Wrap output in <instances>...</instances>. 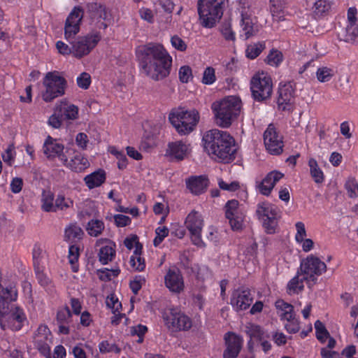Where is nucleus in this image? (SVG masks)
<instances>
[{
	"label": "nucleus",
	"mask_w": 358,
	"mask_h": 358,
	"mask_svg": "<svg viewBox=\"0 0 358 358\" xmlns=\"http://www.w3.org/2000/svg\"><path fill=\"white\" fill-rule=\"evenodd\" d=\"M136 55L140 66L151 79L158 81L169 76L172 57L162 45L150 43L139 46Z\"/></svg>",
	"instance_id": "f257e3e1"
},
{
	"label": "nucleus",
	"mask_w": 358,
	"mask_h": 358,
	"mask_svg": "<svg viewBox=\"0 0 358 358\" xmlns=\"http://www.w3.org/2000/svg\"><path fill=\"white\" fill-rule=\"evenodd\" d=\"M202 142L205 150L216 160L228 164L235 159L237 147L234 138L227 132L218 129L207 131Z\"/></svg>",
	"instance_id": "f03ea898"
},
{
	"label": "nucleus",
	"mask_w": 358,
	"mask_h": 358,
	"mask_svg": "<svg viewBox=\"0 0 358 358\" xmlns=\"http://www.w3.org/2000/svg\"><path fill=\"white\" fill-rule=\"evenodd\" d=\"M211 108L216 124L222 128H228L239 115L241 101L236 96H229L220 101L214 102Z\"/></svg>",
	"instance_id": "7ed1b4c3"
},
{
	"label": "nucleus",
	"mask_w": 358,
	"mask_h": 358,
	"mask_svg": "<svg viewBox=\"0 0 358 358\" xmlns=\"http://www.w3.org/2000/svg\"><path fill=\"white\" fill-rule=\"evenodd\" d=\"M199 118L197 110H187L181 107L173 109L169 115L171 124L180 135L191 133L195 129Z\"/></svg>",
	"instance_id": "20e7f679"
},
{
	"label": "nucleus",
	"mask_w": 358,
	"mask_h": 358,
	"mask_svg": "<svg viewBox=\"0 0 358 358\" xmlns=\"http://www.w3.org/2000/svg\"><path fill=\"white\" fill-rule=\"evenodd\" d=\"M229 0H198L197 8L203 27L212 28L221 19Z\"/></svg>",
	"instance_id": "39448f33"
},
{
	"label": "nucleus",
	"mask_w": 358,
	"mask_h": 358,
	"mask_svg": "<svg viewBox=\"0 0 358 358\" xmlns=\"http://www.w3.org/2000/svg\"><path fill=\"white\" fill-rule=\"evenodd\" d=\"M165 327L171 332L187 331L192 327V320L178 307H171L162 313Z\"/></svg>",
	"instance_id": "423d86ee"
},
{
	"label": "nucleus",
	"mask_w": 358,
	"mask_h": 358,
	"mask_svg": "<svg viewBox=\"0 0 358 358\" xmlns=\"http://www.w3.org/2000/svg\"><path fill=\"white\" fill-rule=\"evenodd\" d=\"M43 83L45 90L42 93V99L46 103L51 102L65 94L67 82L59 71L48 72Z\"/></svg>",
	"instance_id": "0eeeda50"
},
{
	"label": "nucleus",
	"mask_w": 358,
	"mask_h": 358,
	"mask_svg": "<svg viewBox=\"0 0 358 358\" xmlns=\"http://www.w3.org/2000/svg\"><path fill=\"white\" fill-rule=\"evenodd\" d=\"M102 35L99 31H91L76 36L72 39L73 44V57L80 59L89 55L101 41Z\"/></svg>",
	"instance_id": "6e6552de"
},
{
	"label": "nucleus",
	"mask_w": 358,
	"mask_h": 358,
	"mask_svg": "<svg viewBox=\"0 0 358 358\" xmlns=\"http://www.w3.org/2000/svg\"><path fill=\"white\" fill-rule=\"evenodd\" d=\"M84 15L82 7L75 6L67 16L64 27V36L66 41L73 39L80 31Z\"/></svg>",
	"instance_id": "1a4fd4ad"
},
{
	"label": "nucleus",
	"mask_w": 358,
	"mask_h": 358,
	"mask_svg": "<svg viewBox=\"0 0 358 358\" xmlns=\"http://www.w3.org/2000/svg\"><path fill=\"white\" fill-rule=\"evenodd\" d=\"M52 343V335L45 324H40L34 338V348L39 353L46 357L51 358L50 344Z\"/></svg>",
	"instance_id": "9d476101"
},
{
	"label": "nucleus",
	"mask_w": 358,
	"mask_h": 358,
	"mask_svg": "<svg viewBox=\"0 0 358 358\" xmlns=\"http://www.w3.org/2000/svg\"><path fill=\"white\" fill-rule=\"evenodd\" d=\"M250 90L252 98L257 101H262L268 97V76L266 73H256L250 81Z\"/></svg>",
	"instance_id": "9b49d317"
},
{
	"label": "nucleus",
	"mask_w": 358,
	"mask_h": 358,
	"mask_svg": "<svg viewBox=\"0 0 358 358\" xmlns=\"http://www.w3.org/2000/svg\"><path fill=\"white\" fill-rule=\"evenodd\" d=\"M327 266L324 262L313 255L308 256L301 263L300 271L310 280L315 281V275H320L326 271Z\"/></svg>",
	"instance_id": "f8f14e48"
},
{
	"label": "nucleus",
	"mask_w": 358,
	"mask_h": 358,
	"mask_svg": "<svg viewBox=\"0 0 358 358\" xmlns=\"http://www.w3.org/2000/svg\"><path fill=\"white\" fill-rule=\"evenodd\" d=\"M64 150V145L57 139L50 136H48L43 143V152L49 160H54L57 158L62 164H66L67 156L65 155Z\"/></svg>",
	"instance_id": "ddd939ff"
},
{
	"label": "nucleus",
	"mask_w": 358,
	"mask_h": 358,
	"mask_svg": "<svg viewBox=\"0 0 358 358\" xmlns=\"http://www.w3.org/2000/svg\"><path fill=\"white\" fill-rule=\"evenodd\" d=\"M87 7L92 22L96 23L98 29H106L108 26V22L110 17L106 8L96 2L89 3Z\"/></svg>",
	"instance_id": "4468645a"
},
{
	"label": "nucleus",
	"mask_w": 358,
	"mask_h": 358,
	"mask_svg": "<svg viewBox=\"0 0 358 358\" xmlns=\"http://www.w3.org/2000/svg\"><path fill=\"white\" fill-rule=\"evenodd\" d=\"M294 89L291 83L280 85L277 99L278 109L292 112L294 109Z\"/></svg>",
	"instance_id": "2eb2a0df"
},
{
	"label": "nucleus",
	"mask_w": 358,
	"mask_h": 358,
	"mask_svg": "<svg viewBox=\"0 0 358 358\" xmlns=\"http://www.w3.org/2000/svg\"><path fill=\"white\" fill-rule=\"evenodd\" d=\"M253 301L251 290L245 287L235 289L231 294L230 304L236 311L247 310Z\"/></svg>",
	"instance_id": "dca6fc26"
},
{
	"label": "nucleus",
	"mask_w": 358,
	"mask_h": 358,
	"mask_svg": "<svg viewBox=\"0 0 358 358\" xmlns=\"http://www.w3.org/2000/svg\"><path fill=\"white\" fill-rule=\"evenodd\" d=\"M246 333L250 339L248 342V348L250 352H252L255 342L262 346L263 350L266 352L268 350V342L266 340L268 334L263 329L257 324H249L247 327Z\"/></svg>",
	"instance_id": "f3484780"
},
{
	"label": "nucleus",
	"mask_w": 358,
	"mask_h": 358,
	"mask_svg": "<svg viewBox=\"0 0 358 358\" xmlns=\"http://www.w3.org/2000/svg\"><path fill=\"white\" fill-rule=\"evenodd\" d=\"M164 284L172 293L180 294L185 289L182 274L177 267L169 268L164 275Z\"/></svg>",
	"instance_id": "a211bd4d"
},
{
	"label": "nucleus",
	"mask_w": 358,
	"mask_h": 358,
	"mask_svg": "<svg viewBox=\"0 0 358 358\" xmlns=\"http://www.w3.org/2000/svg\"><path fill=\"white\" fill-rule=\"evenodd\" d=\"M96 245L99 246L98 258L99 262L106 265L113 262L116 257V243L108 238H101Z\"/></svg>",
	"instance_id": "6ab92c4d"
},
{
	"label": "nucleus",
	"mask_w": 358,
	"mask_h": 358,
	"mask_svg": "<svg viewBox=\"0 0 358 358\" xmlns=\"http://www.w3.org/2000/svg\"><path fill=\"white\" fill-rule=\"evenodd\" d=\"M224 339L226 348L223 352V358H236L242 349L243 338L235 333L229 331L225 334Z\"/></svg>",
	"instance_id": "aec40b11"
},
{
	"label": "nucleus",
	"mask_w": 358,
	"mask_h": 358,
	"mask_svg": "<svg viewBox=\"0 0 358 358\" xmlns=\"http://www.w3.org/2000/svg\"><path fill=\"white\" fill-rule=\"evenodd\" d=\"M189 147V144L181 140L169 142L165 155L171 160L182 161L188 155L190 150Z\"/></svg>",
	"instance_id": "412c9836"
},
{
	"label": "nucleus",
	"mask_w": 358,
	"mask_h": 358,
	"mask_svg": "<svg viewBox=\"0 0 358 358\" xmlns=\"http://www.w3.org/2000/svg\"><path fill=\"white\" fill-rule=\"evenodd\" d=\"M238 205L237 200L231 199L228 201L224 206L225 216L233 230H238L242 227V218L238 215Z\"/></svg>",
	"instance_id": "4be33fe9"
},
{
	"label": "nucleus",
	"mask_w": 358,
	"mask_h": 358,
	"mask_svg": "<svg viewBox=\"0 0 358 358\" xmlns=\"http://www.w3.org/2000/svg\"><path fill=\"white\" fill-rule=\"evenodd\" d=\"M27 320V315L24 310L19 306H15L10 310L6 328L15 331H20Z\"/></svg>",
	"instance_id": "5701e85b"
},
{
	"label": "nucleus",
	"mask_w": 358,
	"mask_h": 358,
	"mask_svg": "<svg viewBox=\"0 0 358 358\" xmlns=\"http://www.w3.org/2000/svg\"><path fill=\"white\" fill-rule=\"evenodd\" d=\"M187 189L194 195L204 193L208 185V180L204 176H194L185 180Z\"/></svg>",
	"instance_id": "b1692460"
},
{
	"label": "nucleus",
	"mask_w": 358,
	"mask_h": 358,
	"mask_svg": "<svg viewBox=\"0 0 358 358\" xmlns=\"http://www.w3.org/2000/svg\"><path fill=\"white\" fill-rule=\"evenodd\" d=\"M55 108L64 120H75L78 117V107L66 99L59 101Z\"/></svg>",
	"instance_id": "393cba45"
},
{
	"label": "nucleus",
	"mask_w": 358,
	"mask_h": 358,
	"mask_svg": "<svg viewBox=\"0 0 358 358\" xmlns=\"http://www.w3.org/2000/svg\"><path fill=\"white\" fill-rule=\"evenodd\" d=\"M284 141L282 135L273 124H270V155H280L283 152Z\"/></svg>",
	"instance_id": "a878e982"
},
{
	"label": "nucleus",
	"mask_w": 358,
	"mask_h": 358,
	"mask_svg": "<svg viewBox=\"0 0 358 358\" xmlns=\"http://www.w3.org/2000/svg\"><path fill=\"white\" fill-rule=\"evenodd\" d=\"M241 30L240 31V38L247 40L255 34L253 20L247 13H241V20L240 22Z\"/></svg>",
	"instance_id": "bb28decb"
},
{
	"label": "nucleus",
	"mask_w": 358,
	"mask_h": 358,
	"mask_svg": "<svg viewBox=\"0 0 358 358\" xmlns=\"http://www.w3.org/2000/svg\"><path fill=\"white\" fill-rule=\"evenodd\" d=\"M106 180V173L102 169H99L84 178V182L90 189L100 187Z\"/></svg>",
	"instance_id": "cd10ccee"
},
{
	"label": "nucleus",
	"mask_w": 358,
	"mask_h": 358,
	"mask_svg": "<svg viewBox=\"0 0 358 358\" xmlns=\"http://www.w3.org/2000/svg\"><path fill=\"white\" fill-rule=\"evenodd\" d=\"M186 228L189 231H202L203 220L201 214L194 210H192L187 216L185 222Z\"/></svg>",
	"instance_id": "c85d7f7f"
},
{
	"label": "nucleus",
	"mask_w": 358,
	"mask_h": 358,
	"mask_svg": "<svg viewBox=\"0 0 358 358\" xmlns=\"http://www.w3.org/2000/svg\"><path fill=\"white\" fill-rule=\"evenodd\" d=\"M84 232L76 224H70L65 228L64 241L71 245L77 244L83 239Z\"/></svg>",
	"instance_id": "c756f323"
},
{
	"label": "nucleus",
	"mask_w": 358,
	"mask_h": 358,
	"mask_svg": "<svg viewBox=\"0 0 358 358\" xmlns=\"http://www.w3.org/2000/svg\"><path fill=\"white\" fill-rule=\"evenodd\" d=\"M73 171L79 173L86 169L90 163L87 157L81 153H76L70 161L67 159L66 164H64Z\"/></svg>",
	"instance_id": "7c9ffc66"
},
{
	"label": "nucleus",
	"mask_w": 358,
	"mask_h": 358,
	"mask_svg": "<svg viewBox=\"0 0 358 358\" xmlns=\"http://www.w3.org/2000/svg\"><path fill=\"white\" fill-rule=\"evenodd\" d=\"M143 245L138 243L133 255L130 257L129 264L132 269L143 271L145 268V261L142 257Z\"/></svg>",
	"instance_id": "2f4dec72"
},
{
	"label": "nucleus",
	"mask_w": 358,
	"mask_h": 358,
	"mask_svg": "<svg viewBox=\"0 0 358 358\" xmlns=\"http://www.w3.org/2000/svg\"><path fill=\"white\" fill-rule=\"evenodd\" d=\"M309 280L308 278L306 275H303L301 271H298L296 275L291 279L287 284L289 294L301 292L304 288L303 282Z\"/></svg>",
	"instance_id": "473e14b6"
},
{
	"label": "nucleus",
	"mask_w": 358,
	"mask_h": 358,
	"mask_svg": "<svg viewBox=\"0 0 358 358\" xmlns=\"http://www.w3.org/2000/svg\"><path fill=\"white\" fill-rule=\"evenodd\" d=\"M256 216L262 222L265 232L268 234V203L267 201H264L257 204Z\"/></svg>",
	"instance_id": "72a5a7b5"
},
{
	"label": "nucleus",
	"mask_w": 358,
	"mask_h": 358,
	"mask_svg": "<svg viewBox=\"0 0 358 358\" xmlns=\"http://www.w3.org/2000/svg\"><path fill=\"white\" fill-rule=\"evenodd\" d=\"M275 306L277 315L281 320H285L286 319L289 318L290 319L292 315H295L293 306L284 301L283 300H278L275 302Z\"/></svg>",
	"instance_id": "f704fd0d"
},
{
	"label": "nucleus",
	"mask_w": 358,
	"mask_h": 358,
	"mask_svg": "<svg viewBox=\"0 0 358 358\" xmlns=\"http://www.w3.org/2000/svg\"><path fill=\"white\" fill-rule=\"evenodd\" d=\"M41 209L44 212L50 213L54 210L55 194L50 189L43 190L41 194Z\"/></svg>",
	"instance_id": "c9c22d12"
},
{
	"label": "nucleus",
	"mask_w": 358,
	"mask_h": 358,
	"mask_svg": "<svg viewBox=\"0 0 358 358\" xmlns=\"http://www.w3.org/2000/svg\"><path fill=\"white\" fill-rule=\"evenodd\" d=\"M308 166L310 168V174L314 182L317 184L322 183L324 180V176L317 162L314 158H310L308 160Z\"/></svg>",
	"instance_id": "e433bc0d"
},
{
	"label": "nucleus",
	"mask_w": 358,
	"mask_h": 358,
	"mask_svg": "<svg viewBox=\"0 0 358 358\" xmlns=\"http://www.w3.org/2000/svg\"><path fill=\"white\" fill-rule=\"evenodd\" d=\"M105 229V224L102 220L97 219L90 220L86 227L88 234L93 237H97L102 234Z\"/></svg>",
	"instance_id": "4c0bfd02"
},
{
	"label": "nucleus",
	"mask_w": 358,
	"mask_h": 358,
	"mask_svg": "<svg viewBox=\"0 0 358 358\" xmlns=\"http://www.w3.org/2000/svg\"><path fill=\"white\" fill-rule=\"evenodd\" d=\"M270 13L273 20L280 21L284 19L283 3L284 0H270Z\"/></svg>",
	"instance_id": "58836bf2"
},
{
	"label": "nucleus",
	"mask_w": 358,
	"mask_h": 358,
	"mask_svg": "<svg viewBox=\"0 0 358 358\" xmlns=\"http://www.w3.org/2000/svg\"><path fill=\"white\" fill-rule=\"evenodd\" d=\"M73 201L70 198H66L64 194H58L54 205V210L52 212H57V210H65L67 208L73 207Z\"/></svg>",
	"instance_id": "ea45409f"
},
{
	"label": "nucleus",
	"mask_w": 358,
	"mask_h": 358,
	"mask_svg": "<svg viewBox=\"0 0 358 358\" xmlns=\"http://www.w3.org/2000/svg\"><path fill=\"white\" fill-rule=\"evenodd\" d=\"M281 217V211L277 207H270V234H275L278 231V221Z\"/></svg>",
	"instance_id": "a19ab883"
},
{
	"label": "nucleus",
	"mask_w": 358,
	"mask_h": 358,
	"mask_svg": "<svg viewBox=\"0 0 358 358\" xmlns=\"http://www.w3.org/2000/svg\"><path fill=\"white\" fill-rule=\"evenodd\" d=\"M108 151L113 155H114L117 162V168L120 170H124L127 168L128 164L127 158L123 151L118 150L116 147L111 146L109 148Z\"/></svg>",
	"instance_id": "79ce46f5"
},
{
	"label": "nucleus",
	"mask_w": 358,
	"mask_h": 358,
	"mask_svg": "<svg viewBox=\"0 0 358 358\" xmlns=\"http://www.w3.org/2000/svg\"><path fill=\"white\" fill-rule=\"evenodd\" d=\"M334 76V71L327 66L319 68L316 71V77L319 82L327 83Z\"/></svg>",
	"instance_id": "37998d69"
},
{
	"label": "nucleus",
	"mask_w": 358,
	"mask_h": 358,
	"mask_svg": "<svg viewBox=\"0 0 358 358\" xmlns=\"http://www.w3.org/2000/svg\"><path fill=\"white\" fill-rule=\"evenodd\" d=\"M265 48V44L253 43L248 45L245 50V55L248 59H254L257 58Z\"/></svg>",
	"instance_id": "c03bdc74"
},
{
	"label": "nucleus",
	"mask_w": 358,
	"mask_h": 358,
	"mask_svg": "<svg viewBox=\"0 0 358 358\" xmlns=\"http://www.w3.org/2000/svg\"><path fill=\"white\" fill-rule=\"evenodd\" d=\"M0 296L6 302L15 301L17 299V292L15 287L11 286L3 288L1 287L0 289Z\"/></svg>",
	"instance_id": "a18cd8bd"
},
{
	"label": "nucleus",
	"mask_w": 358,
	"mask_h": 358,
	"mask_svg": "<svg viewBox=\"0 0 358 358\" xmlns=\"http://www.w3.org/2000/svg\"><path fill=\"white\" fill-rule=\"evenodd\" d=\"M216 80L215 69L212 66H207L203 71L201 83L206 85H211Z\"/></svg>",
	"instance_id": "49530a36"
},
{
	"label": "nucleus",
	"mask_w": 358,
	"mask_h": 358,
	"mask_svg": "<svg viewBox=\"0 0 358 358\" xmlns=\"http://www.w3.org/2000/svg\"><path fill=\"white\" fill-rule=\"evenodd\" d=\"M43 250L39 244H35L32 250L33 266H43Z\"/></svg>",
	"instance_id": "de8ad7c7"
},
{
	"label": "nucleus",
	"mask_w": 358,
	"mask_h": 358,
	"mask_svg": "<svg viewBox=\"0 0 358 358\" xmlns=\"http://www.w3.org/2000/svg\"><path fill=\"white\" fill-rule=\"evenodd\" d=\"M315 329L316 331V337L321 342L324 343L326 339L329 337V333L327 330L324 324L320 321L317 320L315 322Z\"/></svg>",
	"instance_id": "09e8293b"
},
{
	"label": "nucleus",
	"mask_w": 358,
	"mask_h": 358,
	"mask_svg": "<svg viewBox=\"0 0 358 358\" xmlns=\"http://www.w3.org/2000/svg\"><path fill=\"white\" fill-rule=\"evenodd\" d=\"M70 45L65 43L62 41H58L56 43V48L58 50L59 53L62 55L66 56L72 55L73 56V44L72 42V39L70 41H67Z\"/></svg>",
	"instance_id": "8fccbe9b"
},
{
	"label": "nucleus",
	"mask_w": 358,
	"mask_h": 358,
	"mask_svg": "<svg viewBox=\"0 0 358 358\" xmlns=\"http://www.w3.org/2000/svg\"><path fill=\"white\" fill-rule=\"evenodd\" d=\"M16 152L13 144L9 145L6 150L1 154L3 162L8 166H12L15 158Z\"/></svg>",
	"instance_id": "3c124183"
},
{
	"label": "nucleus",
	"mask_w": 358,
	"mask_h": 358,
	"mask_svg": "<svg viewBox=\"0 0 358 358\" xmlns=\"http://www.w3.org/2000/svg\"><path fill=\"white\" fill-rule=\"evenodd\" d=\"M71 313L68 306H65L57 313V322L58 324H69L71 318Z\"/></svg>",
	"instance_id": "603ef678"
},
{
	"label": "nucleus",
	"mask_w": 358,
	"mask_h": 358,
	"mask_svg": "<svg viewBox=\"0 0 358 358\" xmlns=\"http://www.w3.org/2000/svg\"><path fill=\"white\" fill-rule=\"evenodd\" d=\"M284 60L282 52L277 49L270 50V66L278 67Z\"/></svg>",
	"instance_id": "864d4df0"
},
{
	"label": "nucleus",
	"mask_w": 358,
	"mask_h": 358,
	"mask_svg": "<svg viewBox=\"0 0 358 358\" xmlns=\"http://www.w3.org/2000/svg\"><path fill=\"white\" fill-rule=\"evenodd\" d=\"M179 80L182 83H187L192 78V70L189 66H180L178 71Z\"/></svg>",
	"instance_id": "5fc2aeb1"
},
{
	"label": "nucleus",
	"mask_w": 358,
	"mask_h": 358,
	"mask_svg": "<svg viewBox=\"0 0 358 358\" xmlns=\"http://www.w3.org/2000/svg\"><path fill=\"white\" fill-rule=\"evenodd\" d=\"M256 190L259 193L268 196V173H267L263 179L256 180Z\"/></svg>",
	"instance_id": "6e6d98bb"
},
{
	"label": "nucleus",
	"mask_w": 358,
	"mask_h": 358,
	"mask_svg": "<svg viewBox=\"0 0 358 358\" xmlns=\"http://www.w3.org/2000/svg\"><path fill=\"white\" fill-rule=\"evenodd\" d=\"M156 236L153 240V244L155 247L160 245L164 239L169 235V229L166 227H158L155 229Z\"/></svg>",
	"instance_id": "4d7b16f0"
},
{
	"label": "nucleus",
	"mask_w": 358,
	"mask_h": 358,
	"mask_svg": "<svg viewBox=\"0 0 358 358\" xmlns=\"http://www.w3.org/2000/svg\"><path fill=\"white\" fill-rule=\"evenodd\" d=\"M330 2L329 0H316L314 3V12L317 15H322L330 9Z\"/></svg>",
	"instance_id": "13d9d810"
},
{
	"label": "nucleus",
	"mask_w": 358,
	"mask_h": 358,
	"mask_svg": "<svg viewBox=\"0 0 358 358\" xmlns=\"http://www.w3.org/2000/svg\"><path fill=\"white\" fill-rule=\"evenodd\" d=\"M106 303L108 308L111 309L112 313L118 312L122 308V303L115 294H110L107 296Z\"/></svg>",
	"instance_id": "bf43d9fd"
},
{
	"label": "nucleus",
	"mask_w": 358,
	"mask_h": 358,
	"mask_svg": "<svg viewBox=\"0 0 358 358\" xmlns=\"http://www.w3.org/2000/svg\"><path fill=\"white\" fill-rule=\"evenodd\" d=\"M221 34L227 41L234 42L236 41V33L232 30L230 24H224L220 29Z\"/></svg>",
	"instance_id": "052dcab7"
},
{
	"label": "nucleus",
	"mask_w": 358,
	"mask_h": 358,
	"mask_svg": "<svg viewBox=\"0 0 358 358\" xmlns=\"http://www.w3.org/2000/svg\"><path fill=\"white\" fill-rule=\"evenodd\" d=\"M287 323L285 324V328L290 334H295L300 329L299 322L295 317V315L289 319H286Z\"/></svg>",
	"instance_id": "680f3d73"
},
{
	"label": "nucleus",
	"mask_w": 358,
	"mask_h": 358,
	"mask_svg": "<svg viewBox=\"0 0 358 358\" xmlns=\"http://www.w3.org/2000/svg\"><path fill=\"white\" fill-rule=\"evenodd\" d=\"M358 38V27L356 24H350L346 27L345 41L352 43Z\"/></svg>",
	"instance_id": "e2e57ef3"
},
{
	"label": "nucleus",
	"mask_w": 358,
	"mask_h": 358,
	"mask_svg": "<svg viewBox=\"0 0 358 358\" xmlns=\"http://www.w3.org/2000/svg\"><path fill=\"white\" fill-rule=\"evenodd\" d=\"M77 85L79 87L87 90L91 84V76L86 72L82 73L76 79Z\"/></svg>",
	"instance_id": "0e129e2a"
},
{
	"label": "nucleus",
	"mask_w": 358,
	"mask_h": 358,
	"mask_svg": "<svg viewBox=\"0 0 358 358\" xmlns=\"http://www.w3.org/2000/svg\"><path fill=\"white\" fill-rule=\"evenodd\" d=\"M45 266H40L34 267V273L36 274V278L38 282L44 286L48 285L49 279L47 277L46 274L44 273Z\"/></svg>",
	"instance_id": "69168bd1"
},
{
	"label": "nucleus",
	"mask_w": 358,
	"mask_h": 358,
	"mask_svg": "<svg viewBox=\"0 0 358 358\" xmlns=\"http://www.w3.org/2000/svg\"><path fill=\"white\" fill-rule=\"evenodd\" d=\"M345 188L350 197L358 196V184L355 179H349L345 183Z\"/></svg>",
	"instance_id": "338daca9"
},
{
	"label": "nucleus",
	"mask_w": 358,
	"mask_h": 358,
	"mask_svg": "<svg viewBox=\"0 0 358 358\" xmlns=\"http://www.w3.org/2000/svg\"><path fill=\"white\" fill-rule=\"evenodd\" d=\"M148 331V327L145 325L138 324L133 327L131 333L132 335H136L138 337V343H141L143 341L144 336Z\"/></svg>",
	"instance_id": "774afa93"
}]
</instances>
